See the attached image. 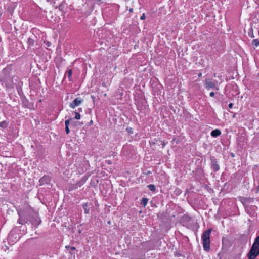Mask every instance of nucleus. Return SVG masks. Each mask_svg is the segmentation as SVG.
Wrapping results in <instances>:
<instances>
[{"instance_id":"1","label":"nucleus","mask_w":259,"mask_h":259,"mask_svg":"<svg viewBox=\"0 0 259 259\" xmlns=\"http://www.w3.org/2000/svg\"><path fill=\"white\" fill-rule=\"evenodd\" d=\"M259 254V236L255 241L248 254V259H255Z\"/></svg>"},{"instance_id":"2","label":"nucleus","mask_w":259,"mask_h":259,"mask_svg":"<svg viewBox=\"0 0 259 259\" xmlns=\"http://www.w3.org/2000/svg\"><path fill=\"white\" fill-rule=\"evenodd\" d=\"M211 232V229H209L204 232L202 235L203 240V246L205 250L208 251L210 249V235Z\"/></svg>"},{"instance_id":"3","label":"nucleus","mask_w":259,"mask_h":259,"mask_svg":"<svg viewBox=\"0 0 259 259\" xmlns=\"http://www.w3.org/2000/svg\"><path fill=\"white\" fill-rule=\"evenodd\" d=\"M217 81L213 82L210 79L207 78L205 80V87L207 90L214 89L218 90L219 88L217 87Z\"/></svg>"},{"instance_id":"4","label":"nucleus","mask_w":259,"mask_h":259,"mask_svg":"<svg viewBox=\"0 0 259 259\" xmlns=\"http://www.w3.org/2000/svg\"><path fill=\"white\" fill-rule=\"evenodd\" d=\"M83 101V100L82 99L78 97L75 98L72 103H70L69 106L71 108L74 109L76 107L79 106Z\"/></svg>"},{"instance_id":"5","label":"nucleus","mask_w":259,"mask_h":259,"mask_svg":"<svg viewBox=\"0 0 259 259\" xmlns=\"http://www.w3.org/2000/svg\"><path fill=\"white\" fill-rule=\"evenodd\" d=\"M210 161L211 168L213 169L214 171H218L220 167L217 159L214 157H211Z\"/></svg>"},{"instance_id":"6","label":"nucleus","mask_w":259,"mask_h":259,"mask_svg":"<svg viewBox=\"0 0 259 259\" xmlns=\"http://www.w3.org/2000/svg\"><path fill=\"white\" fill-rule=\"evenodd\" d=\"M51 181V178L48 176H44L39 180V182L41 185L48 184Z\"/></svg>"},{"instance_id":"7","label":"nucleus","mask_w":259,"mask_h":259,"mask_svg":"<svg viewBox=\"0 0 259 259\" xmlns=\"http://www.w3.org/2000/svg\"><path fill=\"white\" fill-rule=\"evenodd\" d=\"M221 134V132L220 130H218V129H215L214 130H213L211 132V135L213 137H217L219 136V135H220Z\"/></svg>"},{"instance_id":"8","label":"nucleus","mask_w":259,"mask_h":259,"mask_svg":"<svg viewBox=\"0 0 259 259\" xmlns=\"http://www.w3.org/2000/svg\"><path fill=\"white\" fill-rule=\"evenodd\" d=\"M83 207L84 211V213L86 214L89 213L90 209L89 207H88L87 203L83 204Z\"/></svg>"},{"instance_id":"9","label":"nucleus","mask_w":259,"mask_h":259,"mask_svg":"<svg viewBox=\"0 0 259 259\" xmlns=\"http://www.w3.org/2000/svg\"><path fill=\"white\" fill-rule=\"evenodd\" d=\"M70 122H74V119L73 118H69V119L68 120H66L65 121V126H69V124L70 123Z\"/></svg>"},{"instance_id":"10","label":"nucleus","mask_w":259,"mask_h":259,"mask_svg":"<svg viewBox=\"0 0 259 259\" xmlns=\"http://www.w3.org/2000/svg\"><path fill=\"white\" fill-rule=\"evenodd\" d=\"M72 71L71 69H68L66 71V74L68 75V77L69 79V80H71V77L72 75Z\"/></svg>"},{"instance_id":"11","label":"nucleus","mask_w":259,"mask_h":259,"mask_svg":"<svg viewBox=\"0 0 259 259\" xmlns=\"http://www.w3.org/2000/svg\"><path fill=\"white\" fill-rule=\"evenodd\" d=\"M147 187L150 190L153 191V192L155 191V185H152V184H150V185H148Z\"/></svg>"},{"instance_id":"12","label":"nucleus","mask_w":259,"mask_h":259,"mask_svg":"<svg viewBox=\"0 0 259 259\" xmlns=\"http://www.w3.org/2000/svg\"><path fill=\"white\" fill-rule=\"evenodd\" d=\"M148 199L147 198H143L142 199V204L144 206H145L146 204H147L148 202Z\"/></svg>"},{"instance_id":"13","label":"nucleus","mask_w":259,"mask_h":259,"mask_svg":"<svg viewBox=\"0 0 259 259\" xmlns=\"http://www.w3.org/2000/svg\"><path fill=\"white\" fill-rule=\"evenodd\" d=\"M252 44L255 47H257L259 46V40L258 39H254L252 41Z\"/></svg>"},{"instance_id":"14","label":"nucleus","mask_w":259,"mask_h":259,"mask_svg":"<svg viewBox=\"0 0 259 259\" xmlns=\"http://www.w3.org/2000/svg\"><path fill=\"white\" fill-rule=\"evenodd\" d=\"M0 126L1 127H6L7 126V123L5 121L0 122Z\"/></svg>"},{"instance_id":"15","label":"nucleus","mask_w":259,"mask_h":259,"mask_svg":"<svg viewBox=\"0 0 259 259\" xmlns=\"http://www.w3.org/2000/svg\"><path fill=\"white\" fill-rule=\"evenodd\" d=\"M13 233H10L9 236H8V240L9 241H12V242H14V240H13L12 239H13Z\"/></svg>"},{"instance_id":"16","label":"nucleus","mask_w":259,"mask_h":259,"mask_svg":"<svg viewBox=\"0 0 259 259\" xmlns=\"http://www.w3.org/2000/svg\"><path fill=\"white\" fill-rule=\"evenodd\" d=\"M27 42L29 45H33L34 44V40L32 38H29L28 39Z\"/></svg>"},{"instance_id":"17","label":"nucleus","mask_w":259,"mask_h":259,"mask_svg":"<svg viewBox=\"0 0 259 259\" xmlns=\"http://www.w3.org/2000/svg\"><path fill=\"white\" fill-rule=\"evenodd\" d=\"M75 118L76 119H79L81 117L80 116V115L79 113H77V112H75Z\"/></svg>"},{"instance_id":"18","label":"nucleus","mask_w":259,"mask_h":259,"mask_svg":"<svg viewBox=\"0 0 259 259\" xmlns=\"http://www.w3.org/2000/svg\"><path fill=\"white\" fill-rule=\"evenodd\" d=\"M65 132H66V133L67 134H68L69 133L70 130H69V126H65Z\"/></svg>"},{"instance_id":"19","label":"nucleus","mask_w":259,"mask_h":259,"mask_svg":"<svg viewBox=\"0 0 259 259\" xmlns=\"http://www.w3.org/2000/svg\"><path fill=\"white\" fill-rule=\"evenodd\" d=\"M140 19L141 20H144L145 19V14H143V15L141 16Z\"/></svg>"},{"instance_id":"20","label":"nucleus","mask_w":259,"mask_h":259,"mask_svg":"<svg viewBox=\"0 0 259 259\" xmlns=\"http://www.w3.org/2000/svg\"><path fill=\"white\" fill-rule=\"evenodd\" d=\"M210 96L211 97H214V93L213 92H210Z\"/></svg>"},{"instance_id":"21","label":"nucleus","mask_w":259,"mask_h":259,"mask_svg":"<svg viewBox=\"0 0 259 259\" xmlns=\"http://www.w3.org/2000/svg\"><path fill=\"white\" fill-rule=\"evenodd\" d=\"M77 123H78V122H76V121H74V122H71V124L72 125H75Z\"/></svg>"},{"instance_id":"22","label":"nucleus","mask_w":259,"mask_h":259,"mask_svg":"<svg viewBox=\"0 0 259 259\" xmlns=\"http://www.w3.org/2000/svg\"><path fill=\"white\" fill-rule=\"evenodd\" d=\"M233 104L232 103H230V104H229V107L230 108H232V107H233Z\"/></svg>"},{"instance_id":"23","label":"nucleus","mask_w":259,"mask_h":259,"mask_svg":"<svg viewBox=\"0 0 259 259\" xmlns=\"http://www.w3.org/2000/svg\"><path fill=\"white\" fill-rule=\"evenodd\" d=\"M106 162L108 164H111V160H107L106 161Z\"/></svg>"},{"instance_id":"24","label":"nucleus","mask_w":259,"mask_h":259,"mask_svg":"<svg viewBox=\"0 0 259 259\" xmlns=\"http://www.w3.org/2000/svg\"><path fill=\"white\" fill-rule=\"evenodd\" d=\"M75 249V248L74 247H70V250L71 251L74 250Z\"/></svg>"},{"instance_id":"25","label":"nucleus","mask_w":259,"mask_h":259,"mask_svg":"<svg viewBox=\"0 0 259 259\" xmlns=\"http://www.w3.org/2000/svg\"><path fill=\"white\" fill-rule=\"evenodd\" d=\"M129 11H130L131 13L133 12V8H131V9H130Z\"/></svg>"},{"instance_id":"26","label":"nucleus","mask_w":259,"mask_h":259,"mask_svg":"<svg viewBox=\"0 0 259 259\" xmlns=\"http://www.w3.org/2000/svg\"><path fill=\"white\" fill-rule=\"evenodd\" d=\"M198 76L199 77H201L202 76V73H199L198 74Z\"/></svg>"},{"instance_id":"27","label":"nucleus","mask_w":259,"mask_h":259,"mask_svg":"<svg viewBox=\"0 0 259 259\" xmlns=\"http://www.w3.org/2000/svg\"><path fill=\"white\" fill-rule=\"evenodd\" d=\"M151 174V172L148 171H147V172L146 173V175H149V174Z\"/></svg>"},{"instance_id":"28","label":"nucleus","mask_w":259,"mask_h":259,"mask_svg":"<svg viewBox=\"0 0 259 259\" xmlns=\"http://www.w3.org/2000/svg\"><path fill=\"white\" fill-rule=\"evenodd\" d=\"M18 222L20 224H22V223H21V221H20V219L18 220Z\"/></svg>"},{"instance_id":"29","label":"nucleus","mask_w":259,"mask_h":259,"mask_svg":"<svg viewBox=\"0 0 259 259\" xmlns=\"http://www.w3.org/2000/svg\"><path fill=\"white\" fill-rule=\"evenodd\" d=\"M18 222L20 224H22V223H21V221H20V219L18 220Z\"/></svg>"},{"instance_id":"30","label":"nucleus","mask_w":259,"mask_h":259,"mask_svg":"<svg viewBox=\"0 0 259 259\" xmlns=\"http://www.w3.org/2000/svg\"><path fill=\"white\" fill-rule=\"evenodd\" d=\"M78 110H79V111H81L82 109H81V108H80L78 109Z\"/></svg>"},{"instance_id":"31","label":"nucleus","mask_w":259,"mask_h":259,"mask_svg":"<svg viewBox=\"0 0 259 259\" xmlns=\"http://www.w3.org/2000/svg\"><path fill=\"white\" fill-rule=\"evenodd\" d=\"M163 147L165 145L164 143H162Z\"/></svg>"},{"instance_id":"32","label":"nucleus","mask_w":259,"mask_h":259,"mask_svg":"<svg viewBox=\"0 0 259 259\" xmlns=\"http://www.w3.org/2000/svg\"><path fill=\"white\" fill-rule=\"evenodd\" d=\"M91 123H93V121L91 120V122H90Z\"/></svg>"},{"instance_id":"33","label":"nucleus","mask_w":259,"mask_h":259,"mask_svg":"<svg viewBox=\"0 0 259 259\" xmlns=\"http://www.w3.org/2000/svg\"><path fill=\"white\" fill-rule=\"evenodd\" d=\"M98 1H101V0H98Z\"/></svg>"}]
</instances>
